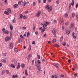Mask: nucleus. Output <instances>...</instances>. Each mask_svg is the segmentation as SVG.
<instances>
[{
  "mask_svg": "<svg viewBox=\"0 0 78 78\" xmlns=\"http://www.w3.org/2000/svg\"><path fill=\"white\" fill-rule=\"evenodd\" d=\"M46 36H47V34H44V35H43V37H46Z\"/></svg>",
  "mask_w": 78,
  "mask_h": 78,
  "instance_id": "79ce46f5",
  "label": "nucleus"
},
{
  "mask_svg": "<svg viewBox=\"0 0 78 78\" xmlns=\"http://www.w3.org/2000/svg\"><path fill=\"white\" fill-rule=\"evenodd\" d=\"M72 5V6H74V5H75V1L74 0H72V3L69 4V5Z\"/></svg>",
  "mask_w": 78,
  "mask_h": 78,
  "instance_id": "39448f33",
  "label": "nucleus"
},
{
  "mask_svg": "<svg viewBox=\"0 0 78 78\" xmlns=\"http://www.w3.org/2000/svg\"><path fill=\"white\" fill-rule=\"evenodd\" d=\"M5 4H6L7 3V0H5Z\"/></svg>",
  "mask_w": 78,
  "mask_h": 78,
  "instance_id": "e2e57ef3",
  "label": "nucleus"
},
{
  "mask_svg": "<svg viewBox=\"0 0 78 78\" xmlns=\"http://www.w3.org/2000/svg\"><path fill=\"white\" fill-rule=\"evenodd\" d=\"M78 7V3L76 5V8H77Z\"/></svg>",
  "mask_w": 78,
  "mask_h": 78,
  "instance_id": "13d9d810",
  "label": "nucleus"
},
{
  "mask_svg": "<svg viewBox=\"0 0 78 78\" xmlns=\"http://www.w3.org/2000/svg\"><path fill=\"white\" fill-rule=\"evenodd\" d=\"M65 17H66V18H68V14L67 13H66L65 15Z\"/></svg>",
  "mask_w": 78,
  "mask_h": 78,
  "instance_id": "72a5a7b5",
  "label": "nucleus"
},
{
  "mask_svg": "<svg viewBox=\"0 0 78 78\" xmlns=\"http://www.w3.org/2000/svg\"><path fill=\"white\" fill-rule=\"evenodd\" d=\"M28 50L29 51H31V45H29Z\"/></svg>",
  "mask_w": 78,
  "mask_h": 78,
  "instance_id": "a878e982",
  "label": "nucleus"
},
{
  "mask_svg": "<svg viewBox=\"0 0 78 78\" xmlns=\"http://www.w3.org/2000/svg\"><path fill=\"white\" fill-rule=\"evenodd\" d=\"M66 42H64V43H62V45H63V46H65L66 45Z\"/></svg>",
  "mask_w": 78,
  "mask_h": 78,
  "instance_id": "49530a36",
  "label": "nucleus"
},
{
  "mask_svg": "<svg viewBox=\"0 0 78 78\" xmlns=\"http://www.w3.org/2000/svg\"><path fill=\"white\" fill-rule=\"evenodd\" d=\"M2 62H6V60L5 59H2Z\"/></svg>",
  "mask_w": 78,
  "mask_h": 78,
  "instance_id": "c756f323",
  "label": "nucleus"
},
{
  "mask_svg": "<svg viewBox=\"0 0 78 78\" xmlns=\"http://www.w3.org/2000/svg\"><path fill=\"white\" fill-rule=\"evenodd\" d=\"M21 66L22 68H24L25 67V65L24 64H22L21 65Z\"/></svg>",
  "mask_w": 78,
  "mask_h": 78,
  "instance_id": "c9c22d12",
  "label": "nucleus"
},
{
  "mask_svg": "<svg viewBox=\"0 0 78 78\" xmlns=\"http://www.w3.org/2000/svg\"><path fill=\"white\" fill-rule=\"evenodd\" d=\"M14 51L16 52V53H17V52H18V50L16 48H15L14 49Z\"/></svg>",
  "mask_w": 78,
  "mask_h": 78,
  "instance_id": "c85d7f7f",
  "label": "nucleus"
},
{
  "mask_svg": "<svg viewBox=\"0 0 78 78\" xmlns=\"http://www.w3.org/2000/svg\"><path fill=\"white\" fill-rule=\"evenodd\" d=\"M70 33V30H67L66 31V34H67V35H69Z\"/></svg>",
  "mask_w": 78,
  "mask_h": 78,
  "instance_id": "1a4fd4ad",
  "label": "nucleus"
},
{
  "mask_svg": "<svg viewBox=\"0 0 78 78\" xmlns=\"http://www.w3.org/2000/svg\"><path fill=\"white\" fill-rule=\"evenodd\" d=\"M5 29L3 28L2 29V31H3V32H5Z\"/></svg>",
  "mask_w": 78,
  "mask_h": 78,
  "instance_id": "09e8293b",
  "label": "nucleus"
},
{
  "mask_svg": "<svg viewBox=\"0 0 78 78\" xmlns=\"http://www.w3.org/2000/svg\"><path fill=\"white\" fill-rule=\"evenodd\" d=\"M34 60L33 61H32V65H33H33H34Z\"/></svg>",
  "mask_w": 78,
  "mask_h": 78,
  "instance_id": "864d4df0",
  "label": "nucleus"
},
{
  "mask_svg": "<svg viewBox=\"0 0 78 78\" xmlns=\"http://www.w3.org/2000/svg\"><path fill=\"white\" fill-rule=\"evenodd\" d=\"M63 39V36H62L60 37V42H62V40Z\"/></svg>",
  "mask_w": 78,
  "mask_h": 78,
  "instance_id": "7c9ffc66",
  "label": "nucleus"
},
{
  "mask_svg": "<svg viewBox=\"0 0 78 78\" xmlns=\"http://www.w3.org/2000/svg\"><path fill=\"white\" fill-rule=\"evenodd\" d=\"M6 73H7V74H9V71H8L6 70Z\"/></svg>",
  "mask_w": 78,
  "mask_h": 78,
  "instance_id": "338daca9",
  "label": "nucleus"
},
{
  "mask_svg": "<svg viewBox=\"0 0 78 78\" xmlns=\"http://www.w3.org/2000/svg\"><path fill=\"white\" fill-rule=\"evenodd\" d=\"M37 56L38 57L37 58L38 59H39L41 58V56L40 55H38V54H37Z\"/></svg>",
  "mask_w": 78,
  "mask_h": 78,
  "instance_id": "393cba45",
  "label": "nucleus"
},
{
  "mask_svg": "<svg viewBox=\"0 0 78 78\" xmlns=\"http://www.w3.org/2000/svg\"><path fill=\"white\" fill-rule=\"evenodd\" d=\"M28 11H26L25 12H24V14H28Z\"/></svg>",
  "mask_w": 78,
  "mask_h": 78,
  "instance_id": "e433bc0d",
  "label": "nucleus"
},
{
  "mask_svg": "<svg viewBox=\"0 0 78 78\" xmlns=\"http://www.w3.org/2000/svg\"><path fill=\"white\" fill-rule=\"evenodd\" d=\"M12 22L13 23H15V22H16V20H15V19H13V20Z\"/></svg>",
  "mask_w": 78,
  "mask_h": 78,
  "instance_id": "603ef678",
  "label": "nucleus"
},
{
  "mask_svg": "<svg viewBox=\"0 0 78 78\" xmlns=\"http://www.w3.org/2000/svg\"><path fill=\"white\" fill-rule=\"evenodd\" d=\"M41 11H39L37 14L36 15L37 17H40V16H41Z\"/></svg>",
  "mask_w": 78,
  "mask_h": 78,
  "instance_id": "6e6552de",
  "label": "nucleus"
},
{
  "mask_svg": "<svg viewBox=\"0 0 78 78\" xmlns=\"http://www.w3.org/2000/svg\"><path fill=\"white\" fill-rule=\"evenodd\" d=\"M73 37L75 39H76V37L75 36L73 35Z\"/></svg>",
  "mask_w": 78,
  "mask_h": 78,
  "instance_id": "58836bf2",
  "label": "nucleus"
},
{
  "mask_svg": "<svg viewBox=\"0 0 78 78\" xmlns=\"http://www.w3.org/2000/svg\"><path fill=\"white\" fill-rule=\"evenodd\" d=\"M20 18H21V19H22V18L23 17V15L22 14L20 15Z\"/></svg>",
  "mask_w": 78,
  "mask_h": 78,
  "instance_id": "37998d69",
  "label": "nucleus"
},
{
  "mask_svg": "<svg viewBox=\"0 0 78 78\" xmlns=\"http://www.w3.org/2000/svg\"><path fill=\"white\" fill-rule=\"evenodd\" d=\"M20 63H18V65L17 66V69H20Z\"/></svg>",
  "mask_w": 78,
  "mask_h": 78,
  "instance_id": "2eb2a0df",
  "label": "nucleus"
},
{
  "mask_svg": "<svg viewBox=\"0 0 78 78\" xmlns=\"http://www.w3.org/2000/svg\"><path fill=\"white\" fill-rule=\"evenodd\" d=\"M37 63H38V64H41V61H40V60H38L37 61Z\"/></svg>",
  "mask_w": 78,
  "mask_h": 78,
  "instance_id": "f704fd0d",
  "label": "nucleus"
},
{
  "mask_svg": "<svg viewBox=\"0 0 78 78\" xmlns=\"http://www.w3.org/2000/svg\"><path fill=\"white\" fill-rule=\"evenodd\" d=\"M52 33L55 37H56V30L55 29L52 30Z\"/></svg>",
  "mask_w": 78,
  "mask_h": 78,
  "instance_id": "0eeeda50",
  "label": "nucleus"
},
{
  "mask_svg": "<svg viewBox=\"0 0 78 78\" xmlns=\"http://www.w3.org/2000/svg\"><path fill=\"white\" fill-rule=\"evenodd\" d=\"M43 27L44 28L42 31H41V33H43V32L45 31V29H46V28H45V27H44H44Z\"/></svg>",
  "mask_w": 78,
  "mask_h": 78,
  "instance_id": "4468645a",
  "label": "nucleus"
},
{
  "mask_svg": "<svg viewBox=\"0 0 78 78\" xmlns=\"http://www.w3.org/2000/svg\"><path fill=\"white\" fill-rule=\"evenodd\" d=\"M26 29H27V28H26V27H23V30H26Z\"/></svg>",
  "mask_w": 78,
  "mask_h": 78,
  "instance_id": "052dcab7",
  "label": "nucleus"
},
{
  "mask_svg": "<svg viewBox=\"0 0 78 78\" xmlns=\"http://www.w3.org/2000/svg\"><path fill=\"white\" fill-rule=\"evenodd\" d=\"M10 40H11V39H10L9 37H7L5 38V41L6 42H8V41H9Z\"/></svg>",
  "mask_w": 78,
  "mask_h": 78,
  "instance_id": "423d86ee",
  "label": "nucleus"
},
{
  "mask_svg": "<svg viewBox=\"0 0 78 78\" xmlns=\"http://www.w3.org/2000/svg\"><path fill=\"white\" fill-rule=\"evenodd\" d=\"M56 3H57V4H59V1L58 0L56 1Z\"/></svg>",
  "mask_w": 78,
  "mask_h": 78,
  "instance_id": "4d7b16f0",
  "label": "nucleus"
},
{
  "mask_svg": "<svg viewBox=\"0 0 78 78\" xmlns=\"http://www.w3.org/2000/svg\"><path fill=\"white\" fill-rule=\"evenodd\" d=\"M30 36V32H28L27 34V36L28 37Z\"/></svg>",
  "mask_w": 78,
  "mask_h": 78,
  "instance_id": "473e14b6",
  "label": "nucleus"
},
{
  "mask_svg": "<svg viewBox=\"0 0 78 78\" xmlns=\"http://www.w3.org/2000/svg\"><path fill=\"white\" fill-rule=\"evenodd\" d=\"M60 25H62L63 24V21L61 19L60 21Z\"/></svg>",
  "mask_w": 78,
  "mask_h": 78,
  "instance_id": "412c9836",
  "label": "nucleus"
},
{
  "mask_svg": "<svg viewBox=\"0 0 78 78\" xmlns=\"http://www.w3.org/2000/svg\"><path fill=\"white\" fill-rule=\"evenodd\" d=\"M54 45L55 47H59V46L57 44H54Z\"/></svg>",
  "mask_w": 78,
  "mask_h": 78,
  "instance_id": "2f4dec72",
  "label": "nucleus"
},
{
  "mask_svg": "<svg viewBox=\"0 0 78 78\" xmlns=\"http://www.w3.org/2000/svg\"><path fill=\"white\" fill-rule=\"evenodd\" d=\"M4 73H5V71H3L2 72V74H4Z\"/></svg>",
  "mask_w": 78,
  "mask_h": 78,
  "instance_id": "69168bd1",
  "label": "nucleus"
},
{
  "mask_svg": "<svg viewBox=\"0 0 78 78\" xmlns=\"http://www.w3.org/2000/svg\"><path fill=\"white\" fill-rule=\"evenodd\" d=\"M47 2V0H43V3H45Z\"/></svg>",
  "mask_w": 78,
  "mask_h": 78,
  "instance_id": "de8ad7c7",
  "label": "nucleus"
},
{
  "mask_svg": "<svg viewBox=\"0 0 78 78\" xmlns=\"http://www.w3.org/2000/svg\"><path fill=\"white\" fill-rule=\"evenodd\" d=\"M65 27L64 26H62V29L63 30H64Z\"/></svg>",
  "mask_w": 78,
  "mask_h": 78,
  "instance_id": "bf43d9fd",
  "label": "nucleus"
},
{
  "mask_svg": "<svg viewBox=\"0 0 78 78\" xmlns=\"http://www.w3.org/2000/svg\"><path fill=\"white\" fill-rule=\"evenodd\" d=\"M25 74L26 76H28V73H27V69H26L25 71Z\"/></svg>",
  "mask_w": 78,
  "mask_h": 78,
  "instance_id": "f3484780",
  "label": "nucleus"
},
{
  "mask_svg": "<svg viewBox=\"0 0 78 78\" xmlns=\"http://www.w3.org/2000/svg\"><path fill=\"white\" fill-rule=\"evenodd\" d=\"M18 4L19 5H21V2L20 1H19L18 2Z\"/></svg>",
  "mask_w": 78,
  "mask_h": 78,
  "instance_id": "a19ab883",
  "label": "nucleus"
},
{
  "mask_svg": "<svg viewBox=\"0 0 78 78\" xmlns=\"http://www.w3.org/2000/svg\"><path fill=\"white\" fill-rule=\"evenodd\" d=\"M7 11L8 12H9V13H11V9L9 8H8L7 9Z\"/></svg>",
  "mask_w": 78,
  "mask_h": 78,
  "instance_id": "9b49d317",
  "label": "nucleus"
},
{
  "mask_svg": "<svg viewBox=\"0 0 78 78\" xmlns=\"http://www.w3.org/2000/svg\"><path fill=\"white\" fill-rule=\"evenodd\" d=\"M45 8H46L47 9H48V12H50V11H51V10H52V7H49L48 5H46Z\"/></svg>",
  "mask_w": 78,
  "mask_h": 78,
  "instance_id": "f257e3e1",
  "label": "nucleus"
},
{
  "mask_svg": "<svg viewBox=\"0 0 78 78\" xmlns=\"http://www.w3.org/2000/svg\"><path fill=\"white\" fill-rule=\"evenodd\" d=\"M12 78H15V75H13L12 76Z\"/></svg>",
  "mask_w": 78,
  "mask_h": 78,
  "instance_id": "0e129e2a",
  "label": "nucleus"
},
{
  "mask_svg": "<svg viewBox=\"0 0 78 78\" xmlns=\"http://www.w3.org/2000/svg\"><path fill=\"white\" fill-rule=\"evenodd\" d=\"M71 8V5H69V10H70V8Z\"/></svg>",
  "mask_w": 78,
  "mask_h": 78,
  "instance_id": "8fccbe9b",
  "label": "nucleus"
},
{
  "mask_svg": "<svg viewBox=\"0 0 78 78\" xmlns=\"http://www.w3.org/2000/svg\"><path fill=\"white\" fill-rule=\"evenodd\" d=\"M13 6L15 8H17L18 6V5L17 4H16L14 5Z\"/></svg>",
  "mask_w": 78,
  "mask_h": 78,
  "instance_id": "4be33fe9",
  "label": "nucleus"
},
{
  "mask_svg": "<svg viewBox=\"0 0 78 78\" xmlns=\"http://www.w3.org/2000/svg\"><path fill=\"white\" fill-rule=\"evenodd\" d=\"M76 19L77 20H78V16L76 15Z\"/></svg>",
  "mask_w": 78,
  "mask_h": 78,
  "instance_id": "3c124183",
  "label": "nucleus"
},
{
  "mask_svg": "<svg viewBox=\"0 0 78 78\" xmlns=\"http://www.w3.org/2000/svg\"><path fill=\"white\" fill-rule=\"evenodd\" d=\"M38 34H39V33L37 31L35 32V34H36V35H37Z\"/></svg>",
  "mask_w": 78,
  "mask_h": 78,
  "instance_id": "5fc2aeb1",
  "label": "nucleus"
},
{
  "mask_svg": "<svg viewBox=\"0 0 78 78\" xmlns=\"http://www.w3.org/2000/svg\"><path fill=\"white\" fill-rule=\"evenodd\" d=\"M4 14H6V15H8V16L9 15V13H8V12H7L6 11H5L4 12Z\"/></svg>",
  "mask_w": 78,
  "mask_h": 78,
  "instance_id": "6ab92c4d",
  "label": "nucleus"
},
{
  "mask_svg": "<svg viewBox=\"0 0 78 78\" xmlns=\"http://www.w3.org/2000/svg\"><path fill=\"white\" fill-rule=\"evenodd\" d=\"M32 44H35V41H34L32 42Z\"/></svg>",
  "mask_w": 78,
  "mask_h": 78,
  "instance_id": "774afa93",
  "label": "nucleus"
},
{
  "mask_svg": "<svg viewBox=\"0 0 78 78\" xmlns=\"http://www.w3.org/2000/svg\"><path fill=\"white\" fill-rule=\"evenodd\" d=\"M74 27V25H73V23L72 22L71 23L70 25V28H73Z\"/></svg>",
  "mask_w": 78,
  "mask_h": 78,
  "instance_id": "f8f14e48",
  "label": "nucleus"
},
{
  "mask_svg": "<svg viewBox=\"0 0 78 78\" xmlns=\"http://www.w3.org/2000/svg\"><path fill=\"white\" fill-rule=\"evenodd\" d=\"M10 29L11 31H12V30H13V27H12V25H11L10 27Z\"/></svg>",
  "mask_w": 78,
  "mask_h": 78,
  "instance_id": "aec40b11",
  "label": "nucleus"
},
{
  "mask_svg": "<svg viewBox=\"0 0 78 78\" xmlns=\"http://www.w3.org/2000/svg\"><path fill=\"white\" fill-rule=\"evenodd\" d=\"M31 54H30L28 55V57L27 58V59L28 60H30V58H31Z\"/></svg>",
  "mask_w": 78,
  "mask_h": 78,
  "instance_id": "ddd939ff",
  "label": "nucleus"
},
{
  "mask_svg": "<svg viewBox=\"0 0 78 78\" xmlns=\"http://www.w3.org/2000/svg\"><path fill=\"white\" fill-rule=\"evenodd\" d=\"M35 30H36V27L35 26H34L33 27V30L34 31Z\"/></svg>",
  "mask_w": 78,
  "mask_h": 78,
  "instance_id": "c03bdc74",
  "label": "nucleus"
},
{
  "mask_svg": "<svg viewBox=\"0 0 78 78\" xmlns=\"http://www.w3.org/2000/svg\"><path fill=\"white\" fill-rule=\"evenodd\" d=\"M33 5L34 6H36V2H33Z\"/></svg>",
  "mask_w": 78,
  "mask_h": 78,
  "instance_id": "6e6d98bb",
  "label": "nucleus"
},
{
  "mask_svg": "<svg viewBox=\"0 0 78 78\" xmlns=\"http://www.w3.org/2000/svg\"><path fill=\"white\" fill-rule=\"evenodd\" d=\"M61 77H64V75L63 74H62L60 75V78H61Z\"/></svg>",
  "mask_w": 78,
  "mask_h": 78,
  "instance_id": "4c0bfd02",
  "label": "nucleus"
},
{
  "mask_svg": "<svg viewBox=\"0 0 78 78\" xmlns=\"http://www.w3.org/2000/svg\"><path fill=\"white\" fill-rule=\"evenodd\" d=\"M43 23L44 24V25L45 27H47V25H47H49V24H50V23H49L48 22L46 21H45Z\"/></svg>",
  "mask_w": 78,
  "mask_h": 78,
  "instance_id": "7ed1b4c3",
  "label": "nucleus"
},
{
  "mask_svg": "<svg viewBox=\"0 0 78 78\" xmlns=\"http://www.w3.org/2000/svg\"><path fill=\"white\" fill-rule=\"evenodd\" d=\"M27 4V3L26 2H23V6H25Z\"/></svg>",
  "mask_w": 78,
  "mask_h": 78,
  "instance_id": "a211bd4d",
  "label": "nucleus"
},
{
  "mask_svg": "<svg viewBox=\"0 0 78 78\" xmlns=\"http://www.w3.org/2000/svg\"><path fill=\"white\" fill-rule=\"evenodd\" d=\"M20 37H21V39H25V37H24L23 36H22V35H20Z\"/></svg>",
  "mask_w": 78,
  "mask_h": 78,
  "instance_id": "b1692460",
  "label": "nucleus"
},
{
  "mask_svg": "<svg viewBox=\"0 0 78 78\" xmlns=\"http://www.w3.org/2000/svg\"><path fill=\"white\" fill-rule=\"evenodd\" d=\"M37 69H38V70H39V71H40V70H41V67L40 66V65H38Z\"/></svg>",
  "mask_w": 78,
  "mask_h": 78,
  "instance_id": "dca6fc26",
  "label": "nucleus"
},
{
  "mask_svg": "<svg viewBox=\"0 0 78 78\" xmlns=\"http://www.w3.org/2000/svg\"><path fill=\"white\" fill-rule=\"evenodd\" d=\"M11 67L13 68H15V66H14L13 64H11Z\"/></svg>",
  "mask_w": 78,
  "mask_h": 78,
  "instance_id": "bb28decb",
  "label": "nucleus"
},
{
  "mask_svg": "<svg viewBox=\"0 0 78 78\" xmlns=\"http://www.w3.org/2000/svg\"><path fill=\"white\" fill-rule=\"evenodd\" d=\"M22 42V41L21 40H20L19 41V43L20 44H21V43Z\"/></svg>",
  "mask_w": 78,
  "mask_h": 78,
  "instance_id": "a18cd8bd",
  "label": "nucleus"
},
{
  "mask_svg": "<svg viewBox=\"0 0 78 78\" xmlns=\"http://www.w3.org/2000/svg\"><path fill=\"white\" fill-rule=\"evenodd\" d=\"M9 48L10 49H12V48H13V43H10L9 44Z\"/></svg>",
  "mask_w": 78,
  "mask_h": 78,
  "instance_id": "f03ea898",
  "label": "nucleus"
},
{
  "mask_svg": "<svg viewBox=\"0 0 78 78\" xmlns=\"http://www.w3.org/2000/svg\"><path fill=\"white\" fill-rule=\"evenodd\" d=\"M4 34H9V31L7 30H5L3 33Z\"/></svg>",
  "mask_w": 78,
  "mask_h": 78,
  "instance_id": "9d476101",
  "label": "nucleus"
},
{
  "mask_svg": "<svg viewBox=\"0 0 78 78\" xmlns=\"http://www.w3.org/2000/svg\"><path fill=\"white\" fill-rule=\"evenodd\" d=\"M56 39H54L52 40V42H56Z\"/></svg>",
  "mask_w": 78,
  "mask_h": 78,
  "instance_id": "ea45409f",
  "label": "nucleus"
},
{
  "mask_svg": "<svg viewBox=\"0 0 78 78\" xmlns=\"http://www.w3.org/2000/svg\"><path fill=\"white\" fill-rule=\"evenodd\" d=\"M75 16V14L73 13L72 14V17L73 18H74V17Z\"/></svg>",
  "mask_w": 78,
  "mask_h": 78,
  "instance_id": "cd10ccee",
  "label": "nucleus"
},
{
  "mask_svg": "<svg viewBox=\"0 0 78 78\" xmlns=\"http://www.w3.org/2000/svg\"><path fill=\"white\" fill-rule=\"evenodd\" d=\"M10 38H11L12 37V32H10Z\"/></svg>",
  "mask_w": 78,
  "mask_h": 78,
  "instance_id": "5701e85b",
  "label": "nucleus"
},
{
  "mask_svg": "<svg viewBox=\"0 0 78 78\" xmlns=\"http://www.w3.org/2000/svg\"><path fill=\"white\" fill-rule=\"evenodd\" d=\"M53 65L55 66L56 68H58V67H60V65L58 64H56L55 63H53Z\"/></svg>",
  "mask_w": 78,
  "mask_h": 78,
  "instance_id": "20e7f679",
  "label": "nucleus"
},
{
  "mask_svg": "<svg viewBox=\"0 0 78 78\" xmlns=\"http://www.w3.org/2000/svg\"><path fill=\"white\" fill-rule=\"evenodd\" d=\"M17 61H15L14 62V64H17Z\"/></svg>",
  "mask_w": 78,
  "mask_h": 78,
  "instance_id": "680f3d73",
  "label": "nucleus"
}]
</instances>
